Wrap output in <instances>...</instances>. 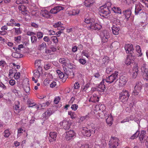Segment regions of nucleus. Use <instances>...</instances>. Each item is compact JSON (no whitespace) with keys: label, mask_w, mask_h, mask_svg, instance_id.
Instances as JSON below:
<instances>
[{"label":"nucleus","mask_w":148,"mask_h":148,"mask_svg":"<svg viewBox=\"0 0 148 148\" xmlns=\"http://www.w3.org/2000/svg\"><path fill=\"white\" fill-rule=\"evenodd\" d=\"M105 81V80L104 79H103L102 82L98 86V88L99 89V90L101 91V92H103L105 89V86L103 84Z\"/></svg>","instance_id":"a878e982"},{"label":"nucleus","mask_w":148,"mask_h":148,"mask_svg":"<svg viewBox=\"0 0 148 148\" xmlns=\"http://www.w3.org/2000/svg\"><path fill=\"white\" fill-rule=\"evenodd\" d=\"M52 109L49 108L47 110V117L48 116V117H49L53 113V112Z\"/></svg>","instance_id":"8fccbe9b"},{"label":"nucleus","mask_w":148,"mask_h":148,"mask_svg":"<svg viewBox=\"0 0 148 148\" xmlns=\"http://www.w3.org/2000/svg\"><path fill=\"white\" fill-rule=\"evenodd\" d=\"M46 45L45 42L42 43L41 45H39L38 49L39 50H42L45 47Z\"/></svg>","instance_id":"09e8293b"},{"label":"nucleus","mask_w":148,"mask_h":148,"mask_svg":"<svg viewBox=\"0 0 148 148\" xmlns=\"http://www.w3.org/2000/svg\"><path fill=\"white\" fill-rule=\"evenodd\" d=\"M82 54L86 57L87 58L89 57V55L87 52L85 51H83L82 52Z\"/></svg>","instance_id":"338daca9"},{"label":"nucleus","mask_w":148,"mask_h":148,"mask_svg":"<svg viewBox=\"0 0 148 148\" xmlns=\"http://www.w3.org/2000/svg\"><path fill=\"white\" fill-rule=\"evenodd\" d=\"M111 9H112V10L115 13L121 14V10L119 7H114L112 8Z\"/></svg>","instance_id":"c85d7f7f"},{"label":"nucleus","mask_w":148,"mask_h":148,"mask_svg":"<svg viewBox=\"0 0 148 148\" xmlns=\"http://www.w3.org/2000/svg\"><path fill=\"white\" fill-rule=\"evenodd\" d=\"M90 87V84H86L85 86H83L82 88V91H86L87 89Z\"/></svg>","instance_id":"864d4df0"},{"label":"nucleus","mask_w":148,"mask_h":148,"mask_svg":"<svg viewBox=\"0 0 148 148\" xmlns=\"http://www.w3.org/2000/svg\"><path fill=\"white\" fill-rule=\"evenodd\" d=\"M20 75L21 74L19 72L15 73L14 74V78L16 79H18L20 78Z\"/></svg>","instance_id":"680f3d73"},{"label":"nucleus","mask_w":148,"mask_h":148,"mask_svg":"<svg viewBox=\"0 0 148 148\" xmlns=\"http://www.w3.org/2000/svg\"><path fill=\"white\" fill-rule=\"evenodd\" d=\"M7 63L5 61L3 60L0 61V67H1L2 69L4 67H5Z\"/></svg>","instance_id":"37998d69"},{"label":"nucleus","mask_w":148,"mask_h":148,"mask_svg":"<svg viewBox=\"0 0 148 148\" xmlns=\"http://www.w3.org/2000/svg\"><path fill=\"white\" fill-rule=\"evenodd\" d=\"M118 72L115 71V73L107 77L105 81L109 84H111L114 82H116L118 79Z\"/></svg>","instance_id":"20e7f679"},{"label":"nucleus","mask_w":148,"mask_h":148,"mask_svg":"<svg viewBox=\"0 0 148 148\" xmlns=\"http://www.w3.org/2000/svg\"><path fill=\"white\" fill-rule=\"evenodd\" d=\"M75 135V132L72 130H70L66 132L65 138L67 140H71L73 137Z\"/></svg>","instance_id":"9b49d317"},{"label":"nucleus","mask_w":148,"mask_h":148,"mask_svg":"<svg viewBox=\"0 0 148 148\" xmlns=\"http://www.w3.org/2000/svg\"><path fill=\"white\" fill-rule=\"evenodd\" d=\"M78 106L76 104H73L71 107V108L73 110L75 111L78 108Z\"/></svg>","instance_id":"bf43d9fd"},{"label":"nucleus","mask_w":148,"mask_h":148,"mask_svg":"<svg viewBox=\"0 0 148 148\" xmlns=\"http://www.w3.org/2000/svg\"><path fill=\"white\" fill-rule=\"evenodd\" d=\"M56 50V49L54 47H52L50 48V49H48L47 51L48 53L51 54V51L52 52H55Z\"/></svg>","instance_id":"6e6d98bb"},{"label":"nucleus","mask_w":148,"mask_h":148,"mask_svg":"<svg viewBox=\"0 0 148 148\" xmlns=\"http://www.w3.org/2000/svg\"><path fill=\"white\" fill-rule=\"evenodd\" d=\"M135 58L136 57L134 54H129L127 57L125 63L127 65H129L131 63H133L134 62Z\"/></svg>","instance_id":"6e6552de"},{"label":"nucleus","mask_w":148,"mask_h":148,"mask_svg":"<svg viewBox=\"0 0 148 148\" xmlns=\"http://www.w3.org/2000/svg\"><path fill=\"white\" fill-rule=\"evenodd\" d=\"M71 124V121L67 120H64L59 123L60 125L63 126V128L66 130H68L70 128Z\"/></svg>","instance_id":"9d476101"},{"label":"nucleus","mask_w":148,"mask_h":148,"mask_svg":"<svg viewBox=\"0 0 148 148\" xmlns=\"http://www.w3.org/2000/svg\"><path fill=\"white\" fill-rule=\"evenodd\" d=\"M107 116L108 117L106 119V122L109 126H111L112 124L113 120L112 116L111 114L109 115L108 114Z\"/></svg>","instance_id":"393cba45"},{"label":"nucleus","mask_w":148,"mask_h":148,"mask_svg":"<svg viewBox=\"0 0 148 148\" xmlns=\"http://www.w3.org/2000/svg\"><path fill=\"white\" fill-rule=\"evenodd\" d=\"M27 0H16V3L18 4H22L24 3H28Z\"/></svg>","instance_id":"58836bf2"},{"label":"nucleus","mask_w":148,"mask_h":148,"mask_svg":"<svg viewBox=\"0 0 148 148\" xmlns=\"http://www.w3.org/2000/svg\"><path fill=\"white\" fill-rule=\"evenodd\" d=\"M111 3L110 2H108L105 5L100 7L99 11L100 13L103 14L102 16L106 18L109 16L110 13V10L112 8L111 7Z\"/></svg>","instance_id":"f03ea898"},{"label":"nucleus","mask_w":148,"mask_h":148,"mask_svg":"<svg viewBox=\"0 0 148 148\" xmlns=\"http://www.w3.org/2000/svg\"><path fill=\"white\" fill-rule=\"evenodd\" d=\"M142 72L143 73V78L147 80H148V69L147 70H146Z\"/></svg>","instance_id":"f704fd0d"},{"label":"nucleus","mask_w":148,"mask_h":148,"mask_svg":"<svg viewBox=\"0 0 148 148\" xmlns=\"http://www.w3.org/2000/svg\"><path fill=\"white\" fill-rule=\"evenodd\" d=\"M16 70L15 69H12L9 70V76H12V75L14 73H15L16 71Z\"/></svg>","instance_id":"4d7b16f0"},{"label":"nucleus","mask_w":148,"mask_h":148,"mask_svg":"<svg viewBox=\"0 0 148 148\" xmlns=\"http://www.w3.org/2000/svg\"><path fill=\"white\" fill-rule=\"evenodd\" d=\"M41 15L42 16L45 18L46 17V10H42L41 11Z\"/></svg>","instance_id":"5fc2aeb1"},{"label":"nucleus","mask_w":148,"mask_h":148,"mask_svg":"<svg viewBox=\"0 0 148 148\" xmlns=\"http://www.w3.org/2000/svg\"><path fill=\"white\" fill-rule=\"evenodd\" d=\"M138 71V65L137 64H136L133 67L132 74V76L133 78H136V77Z\"/></svg>","instance_id":"dca6fc26"},{"label":"nucleus","mask_w":148,"mask_h":148,"mask_svg":"<svg viewBox=\"0 0 148 148\" xmlns=\"http://www.w3.org/2000/svg\"><path fill=\"white\" fill-rule=\"evenodd\" d=\"M100 37L102 41L103 42H107L110 37L108 32L106 30H104L101 32Z\"/></svg>","instance_id":"423d86ee"},{"label":"nucleus","mask_w":148,"mask_h":148,"mask_svg":"<svg viewBox=\"0 0 148 148\" xmlns=\"http://www.w3.org/2000/svg\"><path fill=\"white\" fill-rule=\"evenodd\" d=\"M51 40H53L55 43H57L58 42V40L57 37L55 36H53L51 38Z\"/></svg>","instance_id":"e2e57ef3"},{"label":"nucleus","mask_w":148,"mask_h":148,"mask_svg":"<svg viewBox=\"0 0 148 148\" xmlns=\"http://www.w3.org/2000/svg\"><path fill=\"white\" fill-rule=\"evenodd\" d=\"M143 5L140 3H138L136 4L135 13L136 15L138 14L142 10Z\"/></svg>","instance_id":"f3484780"},{"label":"nucleus","mask_w":148,"mask_h":148,"mask_svg":"<svg viewBox=\"0 0 148 148\" xmlns=\"http://www.w3.org/2000/svg\"><path fill=\"white\" fill-rule=\"evenodd\" d=\"M64 9V8L62 7L59 6H57L51 9L50 12L52 14H56L60 10H63Z\"/></svg>","instance_id":"2eb2a0df"},{"label":"nucleus","mask_w":148,"mask_h":148,"mask_svg":"<svg viewBox=\"0 0 148 148\" xmlns=\"http://www.w3.org/2000/svg\"><path fill=\"white\" fill-rule=\"evenodd\" d=\"M79 9H74L72 11V13H70V14L72 15H75L78 14L79 12Z\"/></svg>","instance_id":"49530a36"},{"label":"nucleus","mask_w":148,"mask_h":148,"mask_svg":"<svg viewBox=\"0 0 148 148\" xmlns=\"http://www.w3.org/2000/svg\"><path fill=\"white\" fill-rule=\"evenodd\" d=\"M79 62L82 65H84L86 63V60L83 59H79L78 60Z\"/></svg>","instance_id":"0e129e2a"},{"label":"nucleus","mask_w":148,"mask_h":148,"mask_svg":"<svg viewBox=\"0 0 148 148\" xmlns=\"http://www.w3.org/2000/svg\"><path fill=\"white\" fill-rule=\"evenodd\" d=\"M49 141L50 142H53L56 140L57 133L55 132H50L49 133Z\"/></svg>","instance_id":"a211bd4d"},{"label":"nucleus","mask_w":148,"mask_h":148,"mask_svg":"<svg viewBox=\"0 0 148 148\" xmlns=\"http://www.w3.org/2000/svg\"><path fill=\"white\" fill-rule=\"evenodd\" d=\"M16 20L12 18L10 19L8 23H7L6 25L8 26L13 27L14 25V23L15 22Z\"/></svg>","instance_id":"72a5a7b5"},{"label":"nucleus","mask_w":148,"mask_h":148,"mask_svg":"<svg viewBox=\"0 0 148 148\" xmlns=\"http://www.w3.org/2000/svg\"><path fill=\"white\" fill-rule=\"evenodd\" d=\"M11 134L9 130L6 129L5 130L3 133V135L5 138H8Z\"/></svg>","instance_id":"cd10ccee"},{"label":"nucleus","mask_w":148,"mask_h":148,"mask_svg":"<svg viewBox=\"0 0 148 148\" xmlns=\"http://www.w3.org/2000/svg\"><path fill=\"white\" fill-rule=\"evenodd\" d=\"M12 91L17 96H20V92H19L18 90H17L15 87H14V89L12 90Z\"/></svg>","instance_id":"a18cd8bd"},{"label":"nucleus","mask_w":148,"mask_h":148,"mask_svg":"<svg viewBox=\"0 0 148 148\" xmlns=\"http://www.w3.org/2000/svg\"><path fill=\"white\" fill-rule=\"evenodd\" d=\"M34 73V76L36 79L38 78L40 75V74H41V73H39V72L38 71V70H35L33 71Z\"/></svg>","instance_id":"473e14b6"},{"label":"nucleus","mask_w":148,"mask_h":148,"mask_svg":"<svg viewBox=\"0 0 148 148\" xmlns=\"http://www.w3.org/2000/svg\"><path fill=\"white\" fill-rule=\"evenodd\" d=\"M119 139L116 137H111L109 145L110 148H117L119 145Z\"/></svg>","instance_id":"39448f33"},{"label":"nucleus","mask_w":148,"mask_h":148,"mask_svg":"<svg viewBox=\"0 0 148 148\" xmlns=\"http://www.w3.org/2000/svg\"><path fill=\"white\" fill-rule=\"evenodd\" d=\"M143 63L142 65L141 69V71L142 72H143V71H145L146 70H147L148 69L146 67V65L147 64L145 63V62L144 61H143Z\"/></svg>","instance_id":"4c0bfd02"},{"label":"nucleus","mask_w":148,"mask_h":148,"mask_svg":"<svg viewBox=\"0 0 148 148\" xmlns=\"http://www.w3.org/2000/svg\"><path fill=\"white\" fill-rule=\"evenodd\" d=\"M12 55L13 57L15 58H20L22 57L21 54L16 52L13 53Z\"/></svg>","instance_id":"e433bc0d"},{"label":"nucleus","mask_w":148,"mask_h":148,"mask_svg":"<svg viewBox=\"0 0 148 148\" xmlns=\"http://www.w3.org/2000/svg\"><path fill=\"white\" fill-rule=\"evenodd\" d=\"M89 101L92 102H96L99 101V98L97 95L94 94L91 96Z\"/></svg>","instance_id":"aec40b11"},{"label":"nucleus","mask_w":148,"mask_h":148,"mask_svg":"<svg viewBox=\"0 0 148 148\" xmlns=\"http://www.w3.org/2000/svg\"><path fill=\"white\" fill-rule=\"evenodd\" d=\"M94 2V0H85L84 4L86 7H90L91 6Z\"/></svg>","instance_id":"bb28decb"},{"label":"nucleus","mask_w":148,"mask_h":148,"mask_svg":"<svg viewBox=\"0 0 148 148\" xmlns=\"http://www.w3.org/2000/svg\"><path fill=\"white\" fill-rule=\"evenodd\" d=\"M31 40L32 43H35L37 40L36 37L34 36H32L31 37Z\"/></svg>","instance_id":"13d9d810"},{"label":"nucleus","mask_w":148,"mask_h":148,"mask_svg":"<svg viewBox=\"0 0 148 148\" xmlns=\"http://www.w3.org/2000/svg\"><path fill=\"white\" fill-rule=\"evenodd\" d=\"M56 71L59 77L61 79H63L62 80H64V81H65V79L67 77V75H64L63 73L59 70H58Z\"/></svg>","instance_id":"4be33fe9"},{"label":"nucleus","mask_w":148,"mask_h":148,"mask_svg":"<svg viewBox=\"0 0 148 148\" xmlns=\"http://www.w3.org/2000/svg\"><path fill=\"white\" fill-rule=\"evenodd\" d=\"M84 21L87 24H90V26L87 27V28L89 30H99L102 27L101 25L95 22V20L93 18L89 17L86 18Z\"/></svg>","instance_id":"f257e3e1"},{"label":"nucleus","mask_w":148,"mask_h":148,"mask_svg":"<svg viewBox=\"0 0 148 148\" xmlns=\"http://www.w3.org/2000/svg\"><path fill=\"white\" fill-rule=\"evenodd\" d=\"M25 130H24V129H23L22 127L19 128H18V129L17 132H18V135L19 134L23 133V132H25Z\"/></svg>","instance_id":"052dcab7"},{"label":"nucleus","mask_w":148,"mask_h":148,"mask_svg":"<svg viewBox=\"0 0 148 148\" xmlns=\"http://www.w3.org/2000/svg\"><path fill=\"white\" fill-rule=\"evenodd\" d=\"M16 82L14 79H11L9 81V83L10 85L13 86L15 84Z\"/></svg>","instance_id":"69168bd1"},{"label":"nucleus","mask_w":148,"mask_h":148,"mask_svg":"<svg viewBox=\"0 0 148 148\" xmlns=\"http://www.w3.org/2000/svg\"><path fill=\"white\" fill-rule=\"evenodd\" d=\"M29 86V83H28L27 84V85L23 87L24 90L27 93L29 92L30 90Z\"/></svg>","instance_id":"a19ab883"},{"label":"nucleus","mask_w":148,"mask_h":148,"mask_svg":"<svg viewBox=\"0 0 148 148\" xmlns=\"http://www.w3.org/2000/svg\"><path fill=\"white\" fill-rule=\"evenodd\" d=\"M41 60H37L35 61V66L36 67L41 66Z\"/></svg>","instance_id":"3c124183"},{"label":"nucleus","mask_w":148,"mask_h":148,"mask_svg":"<svg viewBox=\"0 0 148 148\" xmlns=\"http://www.w3.org/2000/svg\"><path fill=\"white\" fill-rule=\"evenodd\" d=\"M18 8L21 13L23 14H24L25 12L27 10V8L25 6L23 5H20L18 7Z\"/></svg>","instance_id":"2f4dec72"},{"label":"nucleus","mask_w":148,"mask_h":148,"mask_svg":"<svg viewBox=\"0 0 148 148\" xmlns=\"http://www.w3.org/2000/svg\"><path fill=\"white\" fill-rule=\"evenodd\" d=\"M140 134L139 131H137L136 133L133 134L130 137V139H134L137 138L139 134Z\"/></svg>","instance_id":"ea45409f"},{"label":"nucleus","mask_w":148,"mask_h":148,"mask_svg":"<svg viewBox=\"0 0 148 148\" xmlns=\"http://www.w3.org/2000/svg\"><path fill=\"white\" fill-rule=\"evenodd\" d=\"M136 51L139 54L138 56H141L142 55V53L141 52L140 47L139 45H137L136 46Z\"/></svg>","instance_id":"c03bdc74"},{"label":"nucleus","mask_w":148,"mask_h":148,"mask_svg":"<svg viewBox=\"0 0 148 148\" xmlns=\"http://www.w3.org/2000/svg\"><path fill=\"white\" fill-rule=\"evenodd\" d=\"M96 106L99 107V110L103 112L105 116H107V114L106 113V112L105 111L106 109V106L104 104L99 105Z\"/></svg>","instance_id":"5701e85b"},{"label":"nucleus","mask_w":148,"mask_h":148,"mask_svg":"<svg viewBox=\"0 0 148 148\" xmlns=\"http://www.w3.org/2000/svg\"><path fill=\"white\" fill-rule=\"evenodd\" d=\"M28 105H29V107H33L36 108H38V107H37V106L36 103H32L30 101L28 103Z\"/></svg>","instance_id":"de8ad7c7"},{"label":"nucleus","mask_w":148,"mask_h":148,"mask_svg":"<svg viewBox=\"0 0 148 148\" xmlns=\"http://www.w3.org/2000/svg\"><path fill=\"white\" fill-rule=\"evenodd\" d=\"M123 13L125 16V18L127 20H129L131 14V11L130 9H127V10L124 11Z\"/></svg>","instance_id":"b1692460"},{"label":"nucleus","mask_w":148,"mask_h":148,"mask_svg":"<svg viewBox=\"0 0 148 148\" xmlns=\"http://www.w3.org/2000/svg\"><path fill=\"white\" fill-rule=\"evenodd\" d=\"M112 29L113 34L114 35H116L119 34L120 28L119 27L117 26V25H114L112 27Z\"/></svg>","instance_id":"412c9836"},{"label":"nucleus","mask_w":148,"mask_h":148,"mask_svg":"<svg viewBox=\"0 0 148 148\" xmlns=\"http://www.w3.org/2000/svg\"><path fill=\"white\" fill-rule=\"evenodd\" d=\"M130 96L128 91L125 90H123L119 94L120 100L123 103H125L127 101Z\"/></svg>","instance_id":"7ed1b4c3"},{"label":"nucleus","mask_w":148,"mask_h":148,"mask_svg":"<svg viewBox=\"0 0 148 148\" xmlns=\"http://www.w3.org/2000/svg\"><path fill=\"white\" fill-rule=\"evenodd\" d=\"M68 114L70 115L71 118L72 119H75L76 117V114L75 112L71 111H69Z\"/></svg>","instance_id":"c9c22d12"},{"label":"nucleus","mask_w":148,"mask_h":148,"mask_svg":"<svg viewBox=\"0 0 148 148\" xmlns=\"http://www.w3.org/2000/svg\"><path fill=\"white\" fill-rule=\"evenodd\" d=\"M125 49L126 52L129 54H132L134 50V48L132 45L131 44H127L125 45Z\"/></svg>","instance_id":"f8f14e48"},{"label":"nucleus","mask_w":148,"mask_h":148,"mask_svg":"<svg viewBox=\"0 0 148 148\" xmlns=\"http://www.w3.org/2000/svg\"><path fill=\"white\" fill-rule=\"evenodd\" d=\"M56 85V83L55 82L52 81L50 85V86L51 88L54 87Z\"/></svg>","instance_id":"774afa93"},{"label":"nucleus","mask_w":148,"mask_h":148,"mask_svg":"<svg viewBox=\"0 0 148 148\" xmlns=\"http://www.w3.org/2000/svg\"><path fill=\"white\" fill-rule=\"evenodd\" d=\"M127 81V77L121 76L120 77L119 85L120 86H123L125 85Z\"/></svg>","instance_id":"4468645a"},{"label":"nucleus","mask_w":148,"mask_h":148,"mask_svg":"<svg viewBox=\"0 0 148 148\" xmlns=\"http://www.w3.org/2000/svg\"><path fill=\"white\" fill-rule=\"evenodd\" d=\"M109 60V57L107 56H105L102 59L103 63L105 66L107 65Z\"/></svg>","instance_id":"c756f323"},{"label":"nucleus","mask_w":148,"mask_h":148,"mask_svg":"<svg viewBox=\"0 0 148 148\" xmlns=\"http://www.w3.org/2000/svg\"><path fill=\"white\" fill-rule=\"evenodd\" d=\"M143 85L141 82H138L136 83V84L134 88V90L132 93V95H136L138 94L142 88Z\"/></svg>","instance_id":"0eeeda50"},{"label":"nucleus","mask_w":148,"mask_h":148,"mask_svg":"<svg viewBox=\"0 0 148 148\" xmlns=\"http://www.w3.org/2000/svg\"><path fill=\"white\" fill-rule=\"evenodd\" d=\"M59 62L63 64V66H67V63L66 60L64 58H61L59 60Z\"/></svg>","instance_id":"7c9ffc66"},{"label":"nucleus","mask_w":148,"mask_h":148,"mask_svg":"<svg viewBox=\"0 0 148 148\" xmlns=\"http://www.w3.org/2000/svg\"><path fill=\"white\" fill-rule=\"evenodd\" d=\"M0 87L4 90H6L7 89V87L6 85L3 84L2 82H0Z\"/></svg>","instance_id":"603ef678"},{"label":"nucleus","mask_w":148,"mask_h":148,"mask_svg":"<svg viewBox=\"0 0 148 148\" xmlns=\"http://www.w3.org/2000/svg\"><path fill=\"white\" fill-rule=\"evenodd\" d=\"M146 132L144 130L141 131L139 136V139L141 143H143L147 138V136L145 135Z\"/></svg>","instance_id":"ddd939ff"},{"label":"nucleus","mask_w":148,"mask_h":148,"mask_svg":"<svg viewBox=\"0 0 148 148\" xmlns=\"http://www.w3.org/2000/svg\"><path fill=\"white\" fill-rule=\"evenodd\" d=\"M53 26L54 27L57 28L60 30H63L65 29L64 27L63 26V24L60 21L56 23L53 25Z\"/></svg>","instance_id":"6ab92c4d"},{"label":"nucleus","mask_w":148,"mask_h":148,"mask_svg":"<svg viewBox=\"0 0 148 148\" xmlns=\"http://www.w3.org/2000/svg\"><path fill=\"white\" fill-rule=\"evenodd\" d=\"M13 29L15 30V34L17 35L20 34L22 33V32L20 27L18 28L15 27L13 28Z\"/></svg>","instance_id":"79ce46f5"},{"label":"nucleus","mask_w":148,"mask_h":148,"mask_svg":"<svg viewBox=\"0 0 148 148\" xmlns=\"http://www.w3.org/2000/svg\"><path fill=\"white\" fill-rule=\"evenodd\" d=\"M95 132V130H88L87 128H84L82 130V133L83 135L87 137H90L91 134L94 133Z\"/></svg>","instance_id":"1a4fd4ad"}]
</instances>
